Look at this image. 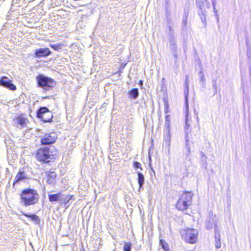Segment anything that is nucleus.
I'll return each instance as SVG.
<instances>
[{
	"label": "nucleus",
	"mask_w": 251,
	"mask_h": 251,
	"mask_svg": "<svg viewBox=\"0 0 251 251\" xmlns=\"http://www.w3.org/2000/svg\"><path fill=\"white\" fill-rule=\"evenodd\" d=\"M181 235L182 238L186 242L194 244L197 241L198 231L194 228H188L182 230Z\"/></svg>",
	"instance_id": "2"
},
{
	"label": "nucleus",
	"mask_w": 251,
	"mask_h": 251,
	"mask_svg": "<svg viewBox=\"0 0 251 251\" xmlns=\"http://www.w3.org/2000/svg\"><path fill=\"white\" fill-rule=\"evenodd\" d=\"M137 174L138 175V183L139 186V190H140L143 188L145 178L144 175L141 172H137Z\"/></svg>",
	"instance_id": "18"
},
{
	"label": "nucleus",
	"mask_w": 251,
	"mask_h": 251,
	"mask_svg": "<svg viewBox=\"0 0 251 251\" xmlns=\"http://www.w3.org/2000/svg\"><path fill=\"white\" fill-rule=\"evenodd\" d=\"M37 116L44 122H50L53 117L52 113L46 107H42L38 109Z\"/></svg>",
	"instance_id": "4"
},
{
	"label": "nucleus",
	"mask_w": 251,
	"mask_h": 251,
	"mask_svg": "<svg viewBox=\"0 0 251 251\" xmlns=\"http://www.w3.org/2000/svg\"><path fill=\"white\" fill-rule=\"evenodd\" d=\"M205 79L204 78V76H202V75H201V77L200 78V84L202 86L203 88L205 87Z\"/></svg>",
	"instance_id": "26"
},
{
	"label": "nucleus",
	"mask_w": 251,
	"mask_h": 251,
	"mask_svg": "<svg viewBox=\"0 0 251 251\" xmlns=\"http://www.w3.org/2000/svg\"><path fill=\"white\" fill-rule=\"evenodd\" d=\"M22 213V214L25 215V216L30 218L32 221L34 222L35 223H36V224L39 223L40 219L35 214H27V213H24L23 212Z\"/></svg>",
	"instance_id": "19"
},
{
	"label": "nucleus",
	"mask_w": 251,
	"mask_h": 251,
	"mask_svg": "<svg viewBox=\"0 0 251 251\" xmlns=\"http://www.w3.org/2000/svg\"><path fill=\"white\" fill-rule=\"evenodd\" d=\"M37 158L40 161L49 162L51 158L48 148L44 147L39 150L37 153Z\"/></svg>",
	"instance_id": "5"
},
{
	"label": "nucleus",
	"mask_w": 251,
	"mask_h": 251,
	"mask_svg": "<svg viewBox=\"0 0 251 251\" xmlns=\"http://www.w3.org/2000/svg\"><path fill=\"white\" fill-rule=\"evenodd\" d=\"M38 87L42 88L45 90H48L52 88L55 84L54 80L50 77L40 75L36 77Z\"/></svg>",
	"instance_id": "3"
},
{
	"label": "nucleus",
	"mask_w": 251,
	"mask_h": 251,
	"mask_svg": "<svg viewBox=\"0 0 251 251\" xmlns=\"http://www.w3.org/2000/svg\"><path fill=\"white\" fill-rule=\"evenodd\" d=\"M217 21H218V20H219V19H218V17H217Z\"/></svg>",
	"instance_id": "40"
},
{
	"label": "nucleus",
	"mask_w": 251,
	"mask_h": 251,
	"mask_svg": "<svg viewBox=\"0 0 251 251\" xmlns=\"http://www.w3.org/2000/svg\"><path fill=\"white\" fill-rule=\"evenodd\" d=\"M186 197H180L177 203L176 204V207L179 210H186L188 207L190 205L189 203H187L185 201L183 200V199H186Z\"/></svg>",
	"instance_id": "11"
},
{
	"label": "nucleus",
	"mask_w": 251,
	"mask_h": 251,
	"mask_svg": "<svg viewBox=\"0 0 251 251\" xmlns=\"http://www.w3.org/2000/svg\"><path fill=\"white\" fill-rule=\"evenodd\" d=\"M130 98L135 99L139 96V91L137 88L132 89L128 93Z\"/></svg>",
	"instance_id": "20"
},
{
	"label": "nucleus",
	"mask_w": 251,
	"mask_h": 251,
	"mask_svg": "<svg viewBox=\"0 0 251 251\" xmlns=\"http://www.w3.org/2000/svg\"><path fill=\"white\" fill-rule=\"evenodd\" d=\"M196 119H197V122L198 124H199V118L198 114H197V115H196Z\"/></svg>",
	"instance_id": "35"
},
{
	"label": "nucleus",
	"mask_w": 251,
	"mask_h": 251,
	"mask_svg": "<svg viewBox=\"0 0 251 251\" xmlns=\"http://www.w3.org/2000/svg\"><path fill=\"white\" fill-rule=\"evenodd\" d=\"M215 218V216L214 215L213 212L212 211L209 212V220L206 222V227L207 229H212L213 226H214V228H215V226H217V225L216 224Z\"/></svg>",
	"instance_id": "8"
},
{
	"label": "nucleus",
	"mask_w": 251,
	"mask_h": 251,
	"mask_svg": "<svg viewBox=\"0 0 251 251\" xmlns=\"http://www.w3.org/2000/svg\"><path fill=\"white\" fill-rule=\"evenodd\" d=\"M165 119H166L165 125L166 126H167L168 127H169V126H170V115H167L165 116Z\"/></svg>",
	"instance_id": "28"
},
{
	"label": "nucleus",
	"mask_w": 251,
	"mask_h": 251,
	"mask_svg": "<svg viewBox=\"0 0 251 251\" xmlns=\"http://www.w3.org/2000/svg\"><path fill=\"white\" fill-rule=\"evenodd\" d=\"M57 138L56 134L54 132L45 134L41 139L42 145H49L53 143Z\"/></svg>",
	"instance_id": "6"
},
{
	"label": "nucleus",
	"mask_w": 251,
	"mask_h": 251,
	"mask_svg": "<svg viewBox=\"0 0 251 251\" xmlns=\"http://www.w3.org/2000/svg\"><path fill=\"white\" fill-rule=\"evenodd\" d=\"M215 247L217 249L221 248V235H220V229L219 228L218 226H215Z\"/></svg>",
	"instance_id": "10"
},
{
	"label": "nucleus",
	"mask_w": 251,
	"mask_h": 251,
	"mask_svg": "<svg viewBox=\"0 0 251 251\" xmlns=\"http://www.w3.org/2000/svg\"><path fill=\"white\" fill-rule=\"evenodd\" d=\"M174 55L175 56V57H176V53H174Z\"/></svg>",
	"instance_id": "39"
},
{
	"label": "nucleus",
	"mask_w": 251,
	"mask_h": 251,
	"mask_svg": "<svg viewBox=\"0 0 251 251\" xmlns=\"http://www.w3.org/2000/svg\"><path fill=\"white\" fill-rule=\"evenodd\" d=\"M133 166L136 169L139 168L140 170H142V168L141 167V164L138 162L134 161L133 162Z\"/></svg>",
	"instance_id": "27"
},
{
	"label": "nucleus",
	"mask_w": 251,
	"mask_h": 251,
	"mask_svg": "<svg viewBox=\"0 0 251 251\" xmlns=\"http://www.w3.org/2000/svg\"><path fill=\"white\" fill-rule=\"evenodd\" d=\"M131 244L129 242H126L124 246V251H131Z\"/></svg>",
	"instance_id": "23"
},
{
	"label": "nucleus",
	"mask_w": 251,
	"mask_h": 251,
	"mask_svg": "<svg viewBox=\"0 0 251 251\" xmlns=\"http://www.w3.org/2000/svg\"><path fill=\"white\" fill-rule=\"evenodd\" d=\"M73 196L71 195H68L65 198H63V196L61 198V202L62 203H64L65 204H67L69 203L70 201L72 199Z\"/></svg>",
	"instance_id": "21"
},
{
	"label": "nucleus",
	"mask_w": 251,
	"mask_h": 251,
	"mask_svg": "<svg viewBox=\"0 0 251 251\" xmlns=\"http://www.w3.org/2000/svg\"><path fill=\"white\" fill-rule=\"evenodd\" d=\"M186 197V199H183V200L187 202V203H189V204L190 205L191 203L192 199L193 197V194L190 192H185L182 194L180 197Z\"/></svg>",
	"instance_id": "17"
},
{
	"label": "nucleus",
	"mask_w": 251,
	"mask_h": 251,
	"mask_svg": "<svg viewBox=\"0 0 251 251\" xmlns=\"http://www.w3.org/2000/svg\"><path fill=\"white\" fill-rule=\"evenodd\" d=\"M206 2V0H197V5L200 10L198 12L200 16H205L206 13L205 4Z\"/></svg>",
	"instance_id": "9"
},
{
	"label": "nucleus",
	"mask_w": 251,
	"mask_h": 251,
	"mask_svg": "<svg viewBox=\"0 0 251 251\" xmlns=\"http://www.w3.org/2000/svg\"><path fill=\"white\" fill-rule=\"evenodd\" d=\"M50 47L55 50H58L62 48V45L60 44L51 45Z\"/></svg>",
	"instance_id": "25"
},
{
	"label": "nucleus",
	"mask_w": 251,
	"mask_h": 251,
	"mask_svg": "<svg viewBox=\"0 0 251 251\" xmlns=\"http://www.w3.org/2000/svg\"><path fill=\"white\" fill-rule=\"evenodd\" d=\"M204 20L205 21V17L203 18H201L202 22H204Z\"/></svg>",
	"instance_id": "37"
},
{
	"label": "nucleus",
	"mask_w": 251,
	"mask_h": 251,
	"mask_svg": "<svg viewBox=\"0 0 251 251\" xmlns=\"http://www.w3.org/2000/svg\"><path fill=\"white\" fill-rule=\"evenodd\" d=\"M26 178H27V176L25 175V172L20 171L19 172H18V173L17 174L15 177L14 185L16 183H18L19 181H22Z\"/></svg>",
	"instance_id": "16"
},
{
	"label": "nucleus",
	"mask_w": 251,
	"mask_h": 251,
	"mask_svg": "<svg viewBox=\"0 0 251 251\" xmlns=\"http://www.w3.org/2000/svg\"><path fill=\"white\" fill-rule=\"evenodd\" d=\"M168 112H169L168 109H165V113H168Z\"/></svg>",
	"instance_id": "38"
},
{
	"label": "nucleus",
	"mask_w": 251,
	"mask_h": 251,
	"mask_svg": "<svg viewBox=\"0 0 251 251\" xmlns=\"http://www.w3.org/2000/svg\"><path fill=\"white\" fill-rule=\"evenodd\" d=\"M46 175L49 178L52 179H54L56 177V174L53 172H46Z\"/></svg>",
	"instance_id": "24"
},
{
	"label": "nucleus",
	"mask_w": 251,
	"mask_h": 251,
	"mask_svg": "<svg viewBox=\"0 0 251 251\" xmlns=\"http://www.w3.org/2000/svg\"><path fill=\"white\" fill-rule=\"evenodd\" d=\"M202 75V76H204V74L202 73V71H200V72L199 73V76H200V78L201 77Z\"/></svg>",
	"instance_id": "33"
},
{
	"label": "nucleus",
	"mask_w": 251,
	"mask_h": 251,
	"mask_svg": "<svg viewBox=\"0 0 251 251\" xmlns=\"http://www.w3.org/2000/svg\"><path fill=\"white\" fill-rule=\"evenodd\" d=\"M165 109L169 108V104H168L167 102H165Z\"/></svg>",
	"instance_id": "34"
},
{
	"label": "nucleus",
	"mask_w": 251,
	"mask_h": 251,
	"mask_svg": "<svg viewBox=\"0 0 251 251\" xmlns=\"http://www.w3.org/2000/svg\"><path fill=\"white\" fill-rule=\"evenodd\" d=\"M185 103H186V114H185V130L186 133V138H187L188 137V129L190 127V124L189 123V120H188V116H189V112L188 111V99L187 96L185 97Z\"/></svg>",
	"instance_id": "12"
},
{
	"label": "nucleus",
	"mask_w": 251,
	"mask_h": 251,
	"mask_svg": "<svg viewBox=\"0 0 251 251\" xmlns=\"http://www.w3.org/2000/svg\"><path fill=\"white\" fill-rule=\"evenodd\" d=\"M26 119L22 117H18L14 120V124L20 128H22L26 126Z\"/></svg>",
	"instance_id": "14"
},
{
	"label": "nucleus",
	"mask_w": 251,
	"mask_h": 251,
	"mask_svg": "<svg viewBox=\"0 0 251 251\" xmlns=\"http://www.w3.org/2000/svg\"><path fill=\"white\" fill-rule=\"evenodd\" d=\"M62 195L60 193H57L55 194H49V200L50 202H56L60 201H61V198Z\"/></svg>",
	"instance_id": "15"
},
{
	"label": "nucleus",
	"mask_w": 251,
	"mask_h": 251,
	"mask_svg": "<svg viewBox=\"0 0 251 251\" xmlns=\"http://www.w3.org/2000/svg\"><path fill=\"white\" fill-rule=\"evenodd\" d=\"M212 87L215 90V93L217 92V84L216 81L215 80H212Z\"/></svg>",
	"instance_id": "29"
},
{
	"label": "nucleus",
	"mask_w": 251,
	"mask_h": 251,
	"mask_svg": "<svg viewBox=\"0 0 251 251\" xmlns=\"http://www.w3.org/2000/svg\"><path fill=\"white\" fill-rule=\"evenodd\" d=\"M39 198L36 191L31 189L24 190L21 195V203L25 206L36 204Z\"/></svg>",
	"instance_id": "1"
},
{
	"label": "nucleus",
	"mask_w": 251,
	"mask_h": 251,
	"mask_svg": "<svg viewBox=\"0 0 251 251\" xmlns=\"http://www.w3.org/2000/svg\"><path fill=\"white\" fill-rule=\"evenodd\" d=\"M50 51L48 48L40 49L35 51L36 57L47 56L50 54Z\"/></svg>",
	"instance_id": "13"
},
{
	"label": "nucleus",
	"mask_w": 251,
	"mask_h": 251,
	"mask_svg": "<svg viewBox=\"0 0 251 251\" xmlns=\"http://www.w3.org/2000/svg\"><path fill=\"white\" fill-rule=\"evenodd\" d=\"M188 141V140L187 139H186V142H187Z\"/></svg>",
	"instance_id": "41"
},
{
	"label": "nucleus",
	"mask_w": 251,
	"mask_h": 251,
	"mask_svg": "<svg viewBox=\"0 0 251 251\" xmlns=\"http://www.w3.org/2000/svg\"><path fill=\"white\" fill-rule=\"evenodd\" d=\"M11 81L6 76H2L1 79H0V86L8 88L10 90H16V86L12 84Z\"/></svg>",
	"instance_id": "7"
},
{
	"label": "nucleus",
	"mask_w": 251,
	"mask_h": 251,
	"mask_svg": "<svg viewBox=\"0 0 251 251\" xmlns=\"http://www.w3.org/2000/svg\"><path fill=\"white\" fill-rule=\"evenodd\" d=\"M188 153H190V148L189 147H188Z\"/></svg>",
	"instance_id": "36"
},
{
	"label": "nucleus",
	"mask_w": 251,
	"mask_h": 251,
	"mask_svg": "<svg viewBox=\"0 0 251 251\" xmlns=\"http://www.w3.org/2000/svg\"><path fill=\"white\" fill-rule=\"evenodd\" d=\"M212 1V4L214 8H215V6L216 5V0H211Z\"/></svg>",
	"instance_id": "32"
},
{
	"label": "nucleus",
	"mask_w": 251,
	"mask_h": 251,
	"mask_svg": "<svg viewBox=\"0 0 251 251\" xmlns=\"http://www.w3.org/2000/svg\"><path fill=\"white\" fill-rule=\"evenodd\" d=\"M201 158L203 161H206L207 159V156H205L203 152H201Z\"/></svg>",
	"instance_id": "30"
},
{
	"label": "nucleus",
	"mask_w": 251,
	"mask_h": 251,
	"mask_svg": "<svg viewBox=\"0 0 251 251\" xmlns=\"http://www.w3.org/2000/svg\"><path fill=\"white\" fill-rule=\"evenodd\" d=\"M160 244L162 248L165 251H169V249L168 244L166 243V242L164 240H160Z\"/></svg>",
	"instance_id": "22"
},
{
	"label": "nucleus",
	"mask_w": 251,
	"mask_h": 251,
	"mask_svg": "<svg viewBox=\"0 0 251 251\" xmlns=\"http://www.w3.org/2000/svg\"><path fill=\"white\" fill-rule=\"evenodd\" d=\"M53 180L54 179H50V178H49L47 180V182L49 183V184H52L53 183Z\"/></svg>",
	"instance_id": "31"
}]
</instances>
